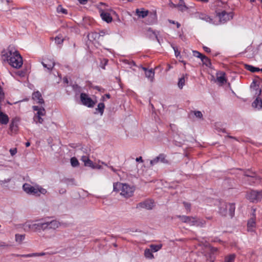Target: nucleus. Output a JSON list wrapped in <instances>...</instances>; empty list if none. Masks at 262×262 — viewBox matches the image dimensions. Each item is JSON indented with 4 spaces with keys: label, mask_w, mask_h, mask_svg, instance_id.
Instances as JSON below:
<instances>
[{
    "label": "nucleus",
    "mask_w": 262,
    "mask_h": 262,
    "mask_svg": "<svg viewBox=\"0 0 262 262\" xmlns=\"http://www.w3.org/2000/svg\"><path fill=\"white\" fill-rule=\"evenodd\" d=\"M194 115L196 117L202 118L203 117V115L201 113V112L197 111H194L193 112Z\"/></svg>",
    "instance_id": "de8ad7c7"
},
{
    "label": "nucleus",
    "mask_w": 262,
    "mask_h": 262,
    "mask_svg": "<svg viewBox=\"0 0 262 262\" xmlns=\"http://www.w3.org/2000/svg\"><path fill=\"white\" fill-rule=\"evenodd\" d=\"M41 116L35 115L34 117V120L36 123H42L43 122V119L41 117Z\"/></svg>",
    "instance_id": "4c0bfd02"
},
{
    "label": "nucleus",
    "mask_w": 262,
    "mask_h": 262,
    "mask_svg": "<svg viewBox=\"0 0 262 262\" xmlns=\"http://www.w3.org/2000/svg\"><path fill=\"white\" fill-rule=\"evenodd\" d=\"M10 181V179H5L3 181H0V184L2 186H7V185Z\"/></svg>",
    "instance_id": "49530a36"
},
{
    "label": "nucleus",
    "mask_w": 262,
    "mask_h": 262,
    "mask_svg": "<svg viewBox=\"0 0 262 262\" xmlns=\"http://www.w3.org/2000/svg\"><path fill=\"white\" fill-rule=\"evenodd\" d=\"M99 34V41H103L102 37L105 36V35H108V33L105 31L104 30H102L98 33Z\"/></svg>",
    "instance_id": "473e14b6"
},
{
    "label": "nucleus",
    "mask_w": 262,
    "mask_h": 262,
    "mask_svg": "<svg viewBox=\"0 0 262 262\" xmlns=\"http://www.w3.org/2000/svg\"><path fill=\"white\" fill-rule=\"evenodd\" d=\"M105 107L104 104L103 103H99L98 105V107L96 108L99 111L101 115H102Z\"/></svg>",
    "instance_id": "c756f323"
},
{
    "label": "nucleus",
    "mask_w": 262,
    "mask_h": 262,
    "mask_svg": "<svg viewBox=\"0 0 262 262\" xmlns=\"http://www.w3.org/2000/svg\"><path fill=\"white\" fill-rule=\"evenodd\" d=\"M152 251L150 249H146L144 251V255L146 258L152 259L154 258V255L152 253Z\"/></svg>",
    "instance_id": "bb28decb"
},
{
    "label": "nucleus",
    "mask_w": 262,
    "mask_h": 262,
    "mask_svg": "<svg viewBox=\"0 0 262 262\" xmlns=\"http://www.w3.org/2000/svg\"><path fill=\"white\" fill-rule=\"evenodd\" d=\"M215 2L216 3L215 6H220V4H222V2L221 1V0H215Z\"/></svg>",
    "instance_id": "bf43d9fd"
},
{
    "label": "nucleus",
    "mask_w": 262,
    "mask_h": 262,
    "mask_svg": "<svg viewBox=\"0 0 262 262\" xmlns=\"http://www.w3.org/2000/svg\"><path fill=\"white\" fill-rule=\"evenodd\" d=\"M235 209L234 204L223 203L221 204L219 212L223 216L229 215L232 217L234 214Z\"/></svg>",
    "instance_id": "7ed1b4c3"
},
{
    "label": "nucleus",
    "mask_w": 262,
    "mask_h": 262,
    "mask_svg": "<svg viewBox=\"0 0 262 262\" xmlns=\"http://www.w3.org/2000/svg\"><path fill=\"white\" fill-rule=\"evenodd\" d=\"M93 168H98V169H101V166L100 165H97L96 166H94L93 165V167H92Z\"/></svg>",
    "instance_id": "69168bd1"
},
{
    "label": "nucleus",
    "mask_w": 262,
    "mask_h": 262,
    "mask_svg": "<svg viewBox=\"0 0 262 262\" xmlns=\"http://www.w3.org/2000/svg\"><path fill=\"white\" fill-rule=\"evenodd\" d=\"M7 60L12 67L19 69L23 63V58L17 51L9 49L6 53Z\"/></svg>",
    "instance_id": "f257e3e1"
},
{
    "label": "nucleus",
    "mask_w": 262,
    "mask_h": 262,
    "mask_svg": "<svg viewBox=\"0 0 262 262\" xmlns=\"http://www.w3.org/2000/svg\"><path fill=\"white\" fill-rule=\"evenodd\" d=\"M173 49L174 50V52H175V55L176 56H178L179 54H180V52H178L177 49H176L175 48H173Z\"/></svg>",
    "instance_id": "e2e57ef3"
},
{
    "label": "nucleus",
    "mask_w": 262,
    "mask_h": 262,
    "mask_svg": "<svg viewBox=\"0 0 262 262\" xmlns=\"http://www.w3.org/2000/svg\"><path fill=\"white\" fill-rule=\"evenodd\" d=\"M201 61L203 62V64H205L207 67H209L211 65L210 60L205 55H203V56L201 58Z\"/></svg>",
    "instance_id": "393cba45"
},
{
    "label": "nucleus",
    "mask_w": 262,
    "mask_h": 262,
    "mask_svg": "<svg viewBox=\"0 0 262 262\" xmlns=\"http://www.w3.org/2000/svg\"><path fill=\"white\" fill-rule=\"evenodd\" d=\"M246 197L252 202H257L262 199V190H251L247 193Z\"/></svg>",
    "instance_id": "39448f33"
},
{
    "label": "nucleus",
    "mask_w": 262,
    "mask_h": 262,
    "mask_svg": "<svg viewBox=\"0 0 262 262\" xmlns=\"http://www.w3.org/2000/svg\"><path fill=\"white\" fill-rule=\"evenodd\" d=\"M217 16L220 21L224 24L232 18L233 14L232 13H227L225 11H223L221 12H217Z\"/></svg>",
    "instance_id": "0eeeda50"
},
{
    "label": "nucleus",
    "mask_w": 262,
    "mask_h": 262,
    "mask_svg": "<svg viewBox=\"0 0 262 262\" xmlns=\"http://www.w3.org/2000/svg\"><path fill=\"white\" fill-rule=\"evenodd\" d=\"M180 4L179 5L178 7L180 8V9L181 11H184L185 10H186L187 9L186 5L184 4V2L183 0H180Z\"/></svg>",
    "instance_id": "a19ab883"
},
{
    "label": "nucleus",
    "mask_w": 262,
    "mask_h": 262,
    "mask_svg": "<svg viewBox=\"0 0 262 262\" xmlns=\"http://www.w3.org/2000/svg\"><path fill=\"white\" fill-rule=\"evenodd\" d=\"M80 100L83 105L89 107H93L95 104V102L85 93L80 94Z\"/></svg>",
    "instance_id": "423d86ee"
},
{
    "label": "nucleus",
    "mask_w": 262,
    "mask_h": 262,
    "mask_svg": "<svg viewBox=\"0 0 262 262\" xmlns=\"http://www.w3.org/2000/svg\"><path fill=\"white\" fill-rule=\"evenodd\" d=\"M57 11L58 13H62V14H68V11L66 9L62 8L61 6H58L57 8Z\"/></svg>",
    "instance_id": "c9c22d12"
},
{
    "label": "nucleus",
    "mask_w": 262,
    "mask_h": 262,
    "mask_svg": "<svg viewBox=\"0 0 262 262\" xmlns=\"http://www.w3.org/2000/svg\"><path fill=\"white\" fill-rule=\"evenodd\" d=\"M80 4L85 5L88 3V0H78Z\"/></svg>",
    "instance_id": "4d7b16f0"
},
{
    "label": "nucleus",
    "mask_w": 262,
    "mask_h": 262,
    "mask_svg": "<svg viewBox=\"0 0 262 262\" xmlns=\"http://www.w3.org/2000/svg\"><path fill=\"white\" fill-rule=\"evenodd\" d=\"M24 228L26 231L31 230L33 231H37L40 230H46L45 222L33 223L30 222H28L24 224Z\"/></svg>",
    "instance_id": "20e7f679"
},
{
    "label": "nucleus",
    "mask_w": 262,
    "mask_h": 262,
    "mask_svg": "<svg viewBox=\"0 0 262 262\" xmlns=\"http://www.w3.org/2000/svg\"><path fill=\"white\" fill-rule=\"evenodd\" d=\"M23 189L27 193L30 194H37V186L34 187L29 184L25 183L23 185Z\"/></svg>",
    "instance_id": "9d476101"
},
{
    "label": "nucleus",
    "mask_w": 262,
    "mask_h": 262,
    "mask_svg": "<svg viewBox=\"0 0 262 262\" xmlns=\"http://www.w3.org/2000/svg\"><path fill=\"white\" fill-rule=\"evenodd\" d=\"M92 38H93L94 39H98L99 40V34L97 32H94L92 33L91 34H90Z\"/></svg>",
    "instance_id": "3c124183"
},
{
    "label": "nucleus",
    "mask_w": 262,
    "mask_h": 262,
    "mask_svg": "<svg viewBox=\"0 0 262 262\" xmlns=\"http://www.w3.org/2000/svg\"><path fill=\"white\" fill-rule=\"evenodd\" d=\"M60 225V223L56 220L45 222V230H55Z\"/></svg>",
    "instance_id": "1a4fd4ad"
},
{
    "label": "nucleus",
    "mask_w": 262,
    "mask_h": 262,
    "mask_svg": "<svg viewBox=\"0 0 262 262\" xmlns=\"http://www.w3.org/2000/svg\"><path fill=\"white\" fill-rule=\"evenodd\" d=\"M99 12L100 13V15L101 18L105 21L107 23H111L112 21V17L110 14V13L106 12L102 9L100 10Z\"/></svg>",
    "instance_id": "4468645a"
},
{
    "label": "nucleus",
    "mask_w": 262,
    "mask_h": 262,
    "mask_svg": "<svg viewBox=\"0 0 262 262\" xmlns=\"http://www.w3.org/2000/svg\"><path fill=\"white\" fill-rule=\"evenodd\" d=\"M253 217H251L247 223V229L248 231H253L256 226L255 214L253 213Z\"/></svg>",
    "instance_id": "2eb2a0df"
},
{
    "label": "nucleus",
    "mask_w": 262,
    "mask_h": 262,
    "mask_svg": "<svg viewBox=\"0 0 262 262\" xmlns=\"http://www.w3.org/2000/svg\"><path fill=\"white\" fill-rule=\"evenodd\" d=\"M95 89H96L99 91H100V90H101V88L98 86H95Z\"/></svg>",
    "instance_id": "774afa93"
},
{
    "label": "nucleus",
    "mask_w": 262,
    "mask_h": 262,
    "mask_svg": "<svg viewBox=\"0 0 262 262\" xmlns=\"http://www.w3.org/2000/svg\"><path fill=\"white\" fill-rule=\"evenodd\" d=\"M32 98L34 100L37 101V102L39 104H42L44 103L41 94L39 91H37L33 93Z\"/></svg>",
    "instance_id": "dca6fc26"
},
{
    "label": "nucleus",
    "mask_w": 262,
    "mask_h": 262,
    "mask_svg": "<svg viewBox=\"0 0 262 262\" xmlns=\"http://www.w3.org/2000/svg\"><path fill=\"white\" fill-rule=\"evenodd\" d=\"M73 88L75 91L80 92V87L77 84H75L73 85Z\"/></svg>",
    "instance_id": "603ef678"
},
{
    "label": "nucleus",
    "mask_w": 262,
    "mask_h": 262,
    "mask_svg": "<svg viewBox=\"0 0 262 262\" xmlns=\"http://www.w3.org/2000/svg\"><path fill=\"white\" fill-rule=\"evenodd\" d=\"M195 222L194 223V226L203 227L206 224L205 221L195 217Z\"/></svg>",
    "instance_id": "a878e982"
},
{
    "label": "nucleus",
    "mask_w": 262,
    "mask_h": 262,
    "mask_svg": "<svg viewBox=\"0 0 262 262\" xmlns=\"http://www.w3.org/2000/svg\"><path fill=\"white\" fill-rule=\"evenodd\" d=\"M245 68L246 70L251 72H255L257 71H259L260 69L258 68L254 67L252 66L249 64H245Z\"/></svg>",
    "instance_id": "cd10ccee"
},
{
    "label": "nucleus",
    "mask_w": 262,
    "mask_h": 262,
    "mask_svg": "<svg viewBox=\"0 0 262 262\" xmlns=\"http://www.w3.org/2000/svg\"><path fill=\"white\" fill-rule=\"evenodd\" d=\"M41 64L45 68H47L49 72H51L54 68L55 63L53 59H46L41 62Z\"/></svg>",
    "instance_id": "9b49d317"
},
{
    "label": "nucleus",
    "mask_w": 262,
    "mask_h": 262,
    "mask_svg": "<svg viewBox=\"0 0 262 262\" xmlns=\"http://www.w3.org/2000/svg\"><path fill=\"white\" fill-rule=\"evenodd\" d=\"M4 96V93L3 92V90L2 88L0 87V99L2 98Z\"/></svg>",
    "instance_id": "680f3d73"
},
{
    "label": "nucleus",
    "mask_w": 262,
    "mask_h": 262,
    "mask_svg": "<svg viewBox=\"0 0 262 262\" xmlns=\"http://www.w3.org/2000/svg\"><path fill=\"white\" fill-rule=\"evenodd\" d=\"M183 204H184V206L186 210H187V211L188 212H190V210H191V204H190V203H188V202H183Z\"/></svg>",
    "instance_id": "79ce46f5"
},
{
    "label": "nucleus",
    "mask_w": 262,
    "mask_h": 262,
    "mask_svg": "<svg viewBox=\"0 0 262 262\" xmlns=\"http://www.w3.org/2000/svg\"><path fill=\"white\" fill-rule=\"evenodd\" d=\"M145 76L151 82H152L154 81L155 76V72L154 70L151 69L146 71Z\"/></svg>",
    "instance_id": "4be33fe9"
},
{
    "label": "nucleus",
    "mask_w": 262,
    "mask_h": 262,
    "mask_svg": "<svg viewBox=\"0 0 262 262\" xmlns=\"http://www.w3.org/2000/svg\"><path fill=\"white\" fill-rule=\"evenodd\" d=\"M178 217L185 223L189 224L190 226H194V223L195 222V217L186 215H179Z\"/></svg>",
    "instance_id": "ddd939ff"
},
{
    "label": "nucleus",
    "mask_w": 262,
    "mask_h": 262,
    "mask_svg": "<svg viewBox=\"0 0 262 262\" xmlns=\"http://www.w3.org/2000/svg\"><path fill=\"white\" fill-rule=\"evenodd\" d=\"M104 97L107 98V99H110L111 97V95L109 94H106L103 97V100L104 99Z\"/></svg>",
    "instance_id": "0e129e2a"
},
{
    "label": "nucleus",
    "mask_w": 262,
    "mask_h": 262,
    "mask_svg": "<svg viewBox=\"0 0 262 262\" xmlns=\"http://www.w3.org/2000/svg\"><path fill=\"white\" fill-rule=\"evenodd\" d=\"M150 249L152 252H157L162 248L161 245H151L150 246Z\"/></svg>",
    "instance_id": "c85d7f7f"
},
{
    "label": "nucleus",
    "mask_w": 262,
    "mask_h": 262,
    "mask_svg": "<svg viewBox=\"0 0 262 262\" xmlns=\"http://www.w3.org/2000/svg\"><path fill=\"white\" fill-rule=\"evenodd\" d=\"M63 41V39L61 35H58L55 38V42L56 44H61Z\"/></svg>",
    "instance_id": "f704fd0d"
},
{
    "label": "nucleus",
    "mask_w": 262,
    "mask_h": 262,
    "mask_svg": "<svg viewBox=\"0 0 262 262\" xmlns=\"http://www.w3.org/2000/svg\"><path fill=\"white\" fill-rule=\"evenodd\" d=\"M226 74L225 72H220L216 73L217 81L221 84H224L226 82Z\"/></svg>",
    "instance_id": "f3484780"
},
{
    "label": "nucleus",
    "mask_w": 262,
    "mask_h": 262,
    "mask_svg": "<svg viewBox=\"0 0 262 262\" xmlns=\"http://www.w3.org/2000/svg\"><path fill=\"white\" fill-rule=\"evenodd\" d=\"M200 18L201 19L204 20L206 21H210L211 20L210 17H209L208 15H206L203 14H200Z\"/></svg>",
    "instance_id": "ea45409f"
},
{
    "label": "nucleus",
    "mask_w": 262,
    "mask_h": 262,
    "mask_svg": "<svg viewBox=\"0 0 262 262\" xmlns=\"http://www.w3.org/2000/svg\"><path fill=\"white\" fill-rule=\"evenodd\" d=\"M235 258V254H230L225 258V262H234Z\"/></svg>",
    "instance_id": "7c9ffc66"
},
{
    "label": "nucleus",
    "mask_w": 262,
    "mask_h": 262,
    "mask_svg": "<svg viewBox=\"0 0 262 262\" xmlns=\"http://www.w3.org/2000/svg\"><path fill=\"white\" fill-rule=\"evenodd\" d=\"M149 13L148 10H145L143 8L137 9L136 10V14L139 17L145 18L146 17Z\"/></svg>",
    "instance_id": "a211bd4d"
},
{
    "label": "nucleus",
    "mask_w": 262,
    "mask_h": 262,
    "mask_svg": "<svg viewBox=\"0 0 262 262\" xmlns=\"http://www.w3.org/2000/svg\"><path fill=\"white\" fill-rule=\"evenodd\" d=\"M19 119L17 118L13 119L10 124V129L12 132H16L18 129V123Z\"/></svg>",
    "instance_id": "6ab92c4d"
},
{
    "label": "nucleus",
    "mask_w": 262,
    "mask_h": 262,
    "mask_svg": "<svg viewBox=\"0 0 262 262\" xmlns=\"http://www.w3.org/2000/svg\"><path fill=\"white\" fill-rule=\"evenodd\" d=\"M56 252H52V253H49V252H40V253H35V257L36 256H44L47 254H55Z\"/></svg>",
    "instance_id": "37998d69"
},
{
    "label": "nucleus",
    "mask_w": 262,
    "mask_h": 262,
    "mask_svg": "<svg viewBox=\"0 0 262 262\" xmlns=\"http://www.w3.org/2000/svg\"><path fill=\"white\" fill-rule=\"evenodd\" d=\"M101 163L103 164L104 165L108 167L109 168H110L114 172H117L118 170L115 168H114L112 166H108L107 164L105 163L104 162H102Z\"/></svg>",
    "instance_id": "8fccbe9b"
},
{
    "label": "nucleus",
    "mask_w": 262,
    "mask_h": 262,
    "mask_svg": "<svg viewBox=\"0 0 262 262\" xmlns=\"http://www.w3.org/2000/svg\"><path fill=\"white\" fill-rule=\"evenodd\" d=\"M193 55L201 59L204 55L197 51H193Z\"/></svg>",
    "instance_id": "c03bdc74"
},
{
    "label": "nucleus",
    "mask_w": 262,
    "mask_h": 262,
    "mask_svg": "<svg viewBox=\"0 0 262 262\" xmlns=\"http://www.w3.org/2000/svg\"><path fill=\"white\" fill-rule=\"evenodd\" d=\"M81 160L84 162V165L89 167H93V162L90 159L86 157L83 156L81 158Z\"/></svg>",
    "instance_id": "b1692460"
},
{
    "label": "nucleus",
    "mask_w": 262,
    "mask_h": 262,
    "mask_svg": "<svg viewBox=\"0 0 262 262\" xmlns=\"http://www.w3.org/2000/svg\"><path fill=\"white\" fill-rule=\"evenodd\" d=\"M8 246V245L7 243L4 242L0 241V247H6Z\"/></svg>",
    "instance_id": "5fc2aeb1"
},
{
    "label": "nucleus",
    "mask_w": 262,
    "mask_h": 262,
    "mask_svg": "<svg viewBox=\"0 0 262 262\" xmlns=\"http://www.w3.org/2000/svg\"><path fill=\"white\" fill-rule=\"evenodd\" d=\"M185 84V79L184 77H181L179 79L178 85L180 89H182Z\"/></svg>",
    "instance_id": "e433bc0d"
},
{
    "label": "nucleus",
    "mask_w": 262,
    "mask_h": 262,
    "mask_svg": "<svg viewBox=\"0 0 262 262\" xmlns=\"http://www.w3.org/2000/svg\"><path fill=\"white\" fill-rule=\"evenodd\" d=\"M25 238V234H16L15 235V240L17 242L21 243L24 240Z\"/></svg>",
    "instance_id": "2f4dec72"
},
{
    "label": "nucleus",
    "mask_w": 262,
    "mask_h": 262,
    "mask_svg": "<svg viewBox=\"0 0 262 262\" xmlns=\"http://www.w3.org/2000/svg\"><path fill=\"white\" fill-rule=\"evenodd\" d=\"M168 21L171 23V24H176V22L174 20H168Z\"/></svg>",
    "instance_id": "338daca9"
},
{
    "label": "nucleus",
    "mask_w": 262,
    "mask_h": 262,
    "mask_svg": "<svg viewBox=\"0 0 262 262\" xmlns=\"http://www.w3.org/2000/svg\"><path fill=\"white\" fill-rule=\"evenodd\" d=\"M10 152L12 156H14L15 155L17 152V149L16 148H13V149H10Z\"/></svg>",
    "instance_id": "864d4df0"
},
{
    "label": "nucleus",
    "mask_w": 262,
    "mask_h": 262,
    "mask_svg": "<svg viewBox=\"0 0 262 262\" xmlns=\"http://www.w3.org/2000/svg\"><path fill=\"white\" fill-rule=\"evenodd\" d=\"M253 107L260 109L262 108V100L257 98L252 103Z\"/></svg>",
    "instance_id": "5701e85b"
},
{
    "label": "nucleus",
    "mask_w": 262,
    "mask_h": 262,
    "mask_svg": "<svg viewBox=\"0 0 262 262\" xmlns=\"http://www.w3.org/2000/svg\"><path fill=\"white\" fill-rule=\"evenodd\" d=\"M203 49H204V51L207 53H210L211 52L210 49L207 47L204 46Z\"/></svg>",
    "instance_id": "13d9d810"
},
{
    "label": "nucleus",
    "mask_w": 262,
    "mask_h": 262,
    "mask_svg": "<svg viewBox=\"0 0 262 262\" xmlns=\"http://www.w3.org/2000/svg\"><path fill=\"white\" fill-rule=\"evenodd\" d=\"M166 155L164 154H160L158 156L154 158L153 160H150V166H153L154 165L158 164L159 162H161L164 164H168V161L166 159Z\"/></svg>",
    "instance_id": "6e6552de"
},
{
    "label": "nucleus",
    "mask_w": 262,
    "mask_h": 262,
    "mask_svg": "<svg viewBox=\"0 0 262 262\" xmlns=\"http://www.w3.org/2000/svg\"><path fill=\"white\" fill-rule=\"evenodd\" d=\"M113 189L114 191L119 192L121 196L126 199L132 196L135 190L133 186L119 182L114 183Z\"/></svg>",
    "instance_id": "f03ea898"
},
{
    "label": "nucleus",
    "mask_w": 262,
    "mask_h": 262,
    "mask_svg": "<svg viewBox=\"0 0 262 262\" xmlns=\"http://www.w3.org/2000/svg\"><path fill=\"white\" fill-rule=\"evenodd\" d=\"M154 207V201L151 200H147L137 205V207L144 208L147 210L151 209Z\"/></svg>",
    "instance_id": "f8f14e48"
},
{
    "label": "nucleus",
    "mask_w": 262,
    "mask_h": 262,
    "mask_svg": "<svg viewBox=\"0 0 262 262\" xmlns=\"http://www.w3.org/2000/svg\"><path fill=\"white\" fill-rule=\"evenodd\" d=\"M33 108L34 111H37L36 115L43 116L45 115L46 111L43 107H39L37 106H33Z\"/></svg>",
    "instance_id": "412c9836"
},
{
    "label": "nucleus",
    "mask_w": 262,
    "mask_h": 262,
    "mask_svg": "<svg viewBox=\"0 0 262 262\" xmlns=\"http://www.w3.org/2000/svg\"><path fill=\"white\" fill-rule=\"evenodd\" d=\"M245 175L247 177H251V178L256 177V174L255 173V172H252L250 171H247L245 173Z\"/></svg>",
    "instance_id": "a18cd8bd"
},
{
    "label": "nucleus",
    "mask_w": 262,
    "mask_h": 262,
    "mask_svg": "<svg viewBox=\"0 0 262 262\" xmlns=\"http://www.w3.org/2000/svg\"><path fill=\"white\" fill-rule=\"evenodd\" d=\"M37 190H37V195H39V193L45 194L47 192L46 189H45L41 187H39L38 186H37Z\"/></svg>",
    "instance_id": "58836bf2"
},
{
    "label": "nucleus",
    "mask_w": 262,
    "mask_h": 262,
    "mask_svg": "<svg viewBox=\"0 0 262 262\" xmlns=\"http://www.w3.org/2000/svg\"><path fill=\"white\" fill-rule=\"evenodd\" d=\"M17 74L20 77H24L25 75V73L23 71H19L17 73Z\"/></svg>",
    "instance_id": "6e6d98bb"
},
{
    "label": "nucleus",
    "mask_w": 262,
    "mask_h": 262,
    "mask_svg": "<svg viewBox=\"0 0 262 262\" xmlns=\"http://www.w3.org/2000/svg\"><path fill=\"white\" fill-rule=\"evenodd\" d=\"M136 161L137 162H143V161L142 160V157H138L136 159Z\"/></svg>",
    "instance_id": "052dcab7"
},
{
    "label": "nucleus",
    "mask_w": 262,
    "mask_h": 262,
    "mask_svg": "<svg viewBox=\"0 0 262 262\" xmlns=\"http://www.w3.org/2000/svg\"><path fill=\"white\" fill-rule=\"evenodd\" d=\"M21 257L25 258L35 257V253H32L28 254H23L22 255H21Z\"/></svg>",
    "instance_id": "09e8293b"
},
{
    "label": "nucleus",
    "mask_w": 262,
    "mask_h": 262,
    "mask_svg": "<svg viewBox=\"0 0 262 262\" xmlns=\"http://www.w3.org/2000/svg\"><path fill=\"white\" fill-rule=\"evenodd\" d=\"M9 122L8 116L0 111V123L7 124Z\"/></svg>",
    "instance_id": "aec40b11"
},
{
    "label": "nucleus",
    "mask_w": 262,
    "mask_h": 262,
    "mask_svg": "<svg viewBox=\"0 0 262 262\" xmlns=\"http://www.w3.org/2000/svg\"><path fill=\"white\" fill-rule=\"evenodd\" d=\"M71 163L73 167H76L79 165V162L75 157L71 159Z\"/></svg>",
    "instance_id": "72a5a7b5"
}]
</instances>
